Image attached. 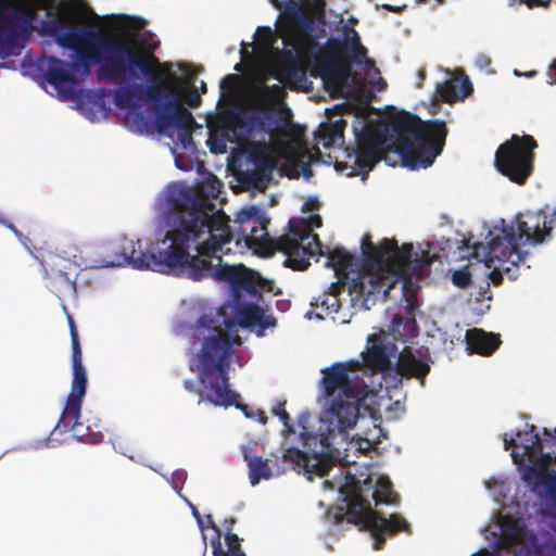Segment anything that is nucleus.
Here are the masks:
<instances>
[{"instance_id":"57","label":"nucleus","mask_w":556,"mask_h":556,"mask_svg":"<svg viewBox=\"0 0 556 556\" xmlns=\"http://www.w3.org/2000/svg\"><path fill=\"white\" fill-rule=\"evenodd\" d=\"M206 527L212 528L216 532V538L220 539L222 532L220 529L215 525L213 517L211 515L205 516Z\"/></svg>"},{"instance_id":"2","label":"nucleus","mask_w":556,"mask_h":556,"mask_svg":"<svg viewBox=\"0 0 556 556\" xmlns=\"http://www.w3.org/2000/svg\"><path fill=\"white\" fill-rule=\"evenodd\" d=\"M396 135L389 143V127L366 124L359 131L355 129L357 174L367 177L368 173L392 150L402 161L403 166L415 170L431 166L442 153L447 136L445 122L440 119L422 121L412 113H401L390 122Z\"/></svg>"},{"instance_id":"36","label":"nucleus","mask_w":556,"mask_h":556,"mask_svg":"<svg viewBox=\"0 0 556 556\" xmlns=\"http://www.w3.org/2000/svg\"><path fill=\"white\" fill-rule=\"evenodd\" d=\"M267 175L264 168H255L241 174L240 181L248 187L263 190L266 188Z\"/></svg>"},{"instance_id":"13","label":"nucleus","mask_w":556,"mask_h":556,"mask_svg":"<svg viewBox=\"0 0 556 556\" xmlns=\"http://www.w3.org/2000/svg\"><path fill=\"white\" fill-rule=\"evenodd\" d=\"M536 148L538 143L532 136L513 135L497 148L494 166L511 182L525 185L534 169Z\"/></svg>"},{"instance_id":"14","label":"nucleus","mask_w":556,"mask_h":556,"mask_svg":"<svg viewBox=\"0 0 556 556\" xmlns=\"http://www.w3.org/2000/svg\"><path fill=\"white\" fill-rule=\"evenodd\" d=\"M233 223L237 225V245L243 242L248 249L264 250L273 254L276 249V239L267 231L269 219L265 212L255 205L242 208L237 213Z\"/></svg>"},{"instance_id":"20","label":"nucleus","mask_w":556,"mask_h":556,"mask_svg":"<svg viewBox=\"0 0 556 556\" xmlns=\"http://www.w3.org/2000/svg\"><path fill=\"white\" fill-rule=\"evenodd\" d=\"M393 350L394 345L384 343L380 336H369L366 351L362 353L364 367L372 374L389 370L391 366L390 355Z\"/></svg>"},{"instance_id":"17","label":"nucleus","mask_w":556,"mask_h":556,"mask_svg":"<svg viewBox=\"0 0 556 556\" xmlns=\"http://www.w3.org/2000/svg\"><path fill=\"white\" fill-rule=\"evenodd\" d=\"M140 75L149 79L148 85L163 81V84L170 86L177 92L179 91L169 84L170 81L180 83V78L172 73V65L169 63H161L153 53L136 49L131 79L138 78Z\"/></svg>"},{"instance_id":"7","label":"nucleus","mask_w":556,"mask_h":556,"mask_svg":"<svg viewBox=\"0 0 556 556\" xmlns=\"http://www.w3.org/2000/svg\"><path fill=\"white\" fill-rule=\"evenodd\" d=\"M555 223L556 214L548 216L543 210L518 213L509 224L502 219L489 230L488 243L483 247L486 266L497 263L510 279L517 278L519 265L529 256L519 244L538 245L549 240Z\"/></svg>"},{"instance_id":"56","label":"nucleus","mask_w":556,"mask_h":556,"mask_svg":"<svg viewBox=\"0 0 556 556\" xmlns=\"http://www.w3.org/2000/svg\"><path fill=\"white\" fill-rule=\"evenodd\" d=\"M547 79L549 84H556V60L553 61L547 70Z\"/></svg>"},{"instance_id":"27","label":"nucleus","mask_w":556,"mask_h":556,"mask_svg":"<svg viewBox=\"0 0 556 556\" xmlns=\"http://www.w3.org/2000/svg\"><path fill=\"white\" fill-rule=\"evenodd\" d=\"M243 456L249 467V479L252 485H256L262 479H269L271 470L267 459L253 455L252 450L244 448Z\"/></svg>"},{"instance_id":"25","label":"nucleus","mask_w":556,"mask_h":556,"mask_svg":"<svg viewBox=\"0 0 556 556\" xmlns=\"http://www.w3.org/2000/svg\"><path fill=\"white\" fill-rule=\"evenodd\" d=\"M516 438L520 441V445L525 450L523 454L528 456L529 460H534L535 457L541 458V463H551L553 460V455L549 452H543L545 441L541 440L535 432L534 425L526 424V429L517 431Z\"/></svg>"},{"instance_id":"9","label":"nucleus","mask_w":556,"mask_h":556,"mask_svg":"<svg viewBox=\"0 0 556 556\" xmlns=\"http://www.w3.org/2000/svg\"><path fill=\"white\" fill-rule=\"evenodd\" d=\"M340 363L321 370V388L329 403L330 431L343 434L354 428L359 417V402L364 399V386L357 375H349Z\"/></svg>"},{"instance_id":"60","label":"nucleus","mask_w":556,"mask_h":556,"mask_svg":"<svg viewBox=\"0 0 556 556\" xmlns=\"http://www.w3.org/2000/svg\"><path fill=\"white\" fill-rule=\"evenodd\" d=\"M237 522V519L233 517H230L228 519L224 520V527L226 528L227 532H231L233 525Z\"/></svg>"},{"instance_id":"16","label":"nucleus","mask_w":556,"mask_h":556,"mask_svg":"<svg viewBox=\"0 0 556 556\" xmlns=\"http://www.w3.org/2000/svg\"><path fill=\"white\" fill-rule=\"evenodd\" d=\"M73 50L77 54V59L74 62H65L54 55L46 58L43 77L49 85L55 88L63 99L72 98L74 94L75 87L77 86V79L75 75L71 73V70L81 68L79 52L86 51V47Z\"/></svg>"},{"instance_id":"47","label":"nucleus","mask_w":556,"mask_h":556,"mask_svg":"<svg viewBox=\"0 0 556 556\" xmlns=\"http://www.w3.org/2000/svg\"><path fill=\"white\" fill-rule=\"evenodd\" d=\"M319 207H320V203H319L318 199L315 197H308L302 205V211L305 213L314 212V211H318Z\"/></svg>"},{"instance_id":"31","label":"nucleus","mask_w":556,"mask_h":556,"mask_svg":"<svg viewBox=\"0 0 556 556\" xmlns=\"http://www.w3.org/2000/svg\"><path fill=\"white\" fill-rule=\"evenodd\" d=\"M283 458L285 460L294 464L298 468H301L306 472H318L319 464H311L312 457L299 448H287L283 453Z\"/></svg>"},{"instance_id":"54","label":"nucleus","mask_w":556,"mask_h":556,"mask_svg":"<svg viewBox=\"0 0 556 556\" xmlns=\"http://www.w3.org/2000/svg\"><path fill=\"white\" fill-rule=\"evenodd\" d=\"M146 25H147V21L141 17H132L131 18L130 27L134 28L135 30H141L144 28Z\"/></svg>"},{"instance_id":"53","label":"nucleus","mask_w":556,"mask_h":556,"mask_svg":"<svg viewBox=\"0 0 556 556\" xmlns=\"http://www.w3.org/2000/svg\"><path fill=\"white\" fill-rule=\"evenodd\" d=\"M520 2L531 9L534 7H548L551 0H520Z\"/></svg>"},{"instance_id":"1","label":"nucleus","mask_w":556,"mask_h":556,"mask_svg":"<svg viewBox=\"0 0 556 556\" xmlns=\"http://www.w3.org/2000/svg\"><path fill=\"white\" fill-rule=\"evenodd\" d=\"M207 195L193 186L177 181L167 187L165 195V216L169 226L165 239L170 241L164 251H143L140 240L124 237L117 245H112L101 260L103 267L130 265L136 269H152L178 277L199 278L200 271L194 263L187 260L192 247L199 240L198 211L206 206Z\"/></svg>"},{"instance_id":"5","label":"nucleus","mask_w":556,"mask_h":556,"mask_svg":"<svg viewBox=\"0 0 556 556\" xmlns=\"http://www.w3.org/2000/svg\"><path fill=\"white\" fill-rule=\"evenodd\" d=\"M344 484L340 488L342 505L339 506L340 513L336 518L340 521L345 516L346 521L359 526L362 530H367L374 538V549H382L387 536H394L400 532L410 533V526L400 514H391L386 518L383 514L371 508L368 501V493L376 506L381 504H397L400 496L393 490V484L388 477H379L372 485L370 476L363 481L348 472L344 477Z\"/></svg>"},{"instance_id":"62","label":"nucleus","mask_w":556,"mask_h":556,"mask_svg":"<svg viewBox=\"0 0 556 556\" xmlns=\"http://www.w3.org/2000/svg\"><path fill=\"white\" fill-rule=\"evenodd\" d=\"M192 514H193V516L197 518V520H198V522H199L200 527H201V528H204L203 521H202V519H201V515H200V513L198 511V509H197L195 507H192Z\"/></svg>"},{"instance_id":"35","label":"nucleus","mask_w":556,"mask_h":556,"mask_svg":"<svg viewBox=\"0 0 556 556\" xmlns=\"http://www.w3.org/2000/svg\"><path fill=\"white\" fill-rule=\"evenodd\" d=\"M353 256L343 248H336L328 253L327 265L334 268V270H344L351 266Z\"/></svg>"},{"instance_id":"48","label":"nucleus","mask_w":556,"mask_h":556,"mask_svg":"<svg viewBox=\"0 0 556 556\" xmlns=\"http://www.w3.org/2000/svg\"><path fill=\"white\" fill-rule=\"evenodd\" d=\"M0 225L11 230L18 240L22 241L25 239L23 233L13 225V223H11L8 218L3 217L2 215H0Z\"/></svg>"},{"instance_id":"59","label":"nucleus","mask_w":556,"mask_h":556,"mask_svg":"<svg viewBox=\"0 0 556 556\" xmlns=\"http://www.w3.org/2000/svg\"><path fill=\"white\" fill-rule=\"evenodd\" d=\"M254 417H257V420L265 425L267 422V416L265 414V412L261 410V409H257L255 413H254Z\"/></svg>"},{"instance_id":"21","label":"nucleus","mask_w":556,"mask_h":556,"mask_svg":"<svg viewBox=\"0 0 556 556\" xmlns=\"http://www.w3.org/2000/svg\"><path fill=\"white\" fill-rule=\"evenodd\" d=\"M533 465H529L523 469L522 479L531 486L533 491H538L544 486L546 493L556 500V471L551 472L548 466L556 464L555 460L551 463H541V458L535 457L530 460Z\"/></svg>"},{"instance_id":"41","label":"nucleus","mask_w":556,"mask_h":556,"mask_svg":"<svg viewBox=\"0 0 556 556\" xmlns=\"http://www.w3.org/2000/svg\"><path fill=\"white\" fill-rule=\"evenodd\" d=\"M68 320V328H70V334H71V343H72V353H81L79 337L77 327L75 324V320L72 316L67 317Z\"/></svg>"},{"instance_id":"40","label":"nucleus","mask_w":556,"mask_h":556,"mask_svg":"<svg viewBox=\"0 0 556 556\" xmlns=\"http://www.w3.org/2000/svg\"><path fill=\"white\" fill-rule=\"evenodd\" d=\"M255 36L260 43L265 47H270L274 43V33L268 26H258Z\"/></svg>"},{"instance_id":"49","label":"nucleus","mask_w":556,"mask_h":556,"mask_svg":"<svg viewBox=\"0 0 556 556\" xmlns=\"http://www.w3.org/2000/svg\"><path fill=\"white\" fill-rule=\"evenodd\" d=\"M238 76L235 74H228L226 75L222 81H220V89L222 91L230 90L232 89L233 85L237 83Z\"/></svg>"},{"instance_id":"50","label":"nucleus","mask_w":556,"mask_h":556,"mask_svg":"<svg viewBox=\"0 0 556 556\" xmlns=\"http://www.w3.org/2000/svg\"><path fill=\"white\" fill-rule=\"evenodd\" d=\"M288 72H289L290 76L293 77L294 79H296L298 81H304V83L307 81L306 73L304 70L299 68V67H291L288 70Z\"/></svg>"},{"instance_id":"15","label":"nucleus","mask_w":556,"mask_h":556,"mask_svg":"<svg viewBox=\"0 0 556 556\" xmlns=\"http://www.w3.org/2000/svg\"><path fill=\"white\" fill-rule=\"evenodd\" d=\"M72 367L73 379L71 392L67 395L65 407L55 426V430L60 429L61 432L72 430L74 431L75 438L84 442V434L78 433V427L80 426L78 419L80 417L83 399L86 395L88 383L87 371L83 364V353H72Z\"/></svg>"},{"instance_id":"43","label":"nucleus","mask_w":556,"mask_h":556,"mask_svg":"<svg viewBox=\"0 0 556 556\" xmlns=\"http://www.w3.org/2000/svg\"><path fill=\"white\" fill-rule=\"evenodd\" d=\"M206 144L212 153L218 154L224 153L226 151V143L223 139L210 136V138L206 141Z\"/></svg>"},{"instance_id":"33","label":"nucleus","mask_w":556,"mask_h":556,"mask_svg":"<svg viewBox=\"0 0 556 556\" xmlns=\"http://www.w3.org/2000/svg\"><path fill=\"white\" fill-rule=\"evenodd\" d=\"M172 86H175L177 90H179V94L181 97V105L187 104L192 109H197L201 105L202 99L197 88L193 86H189L184 80L180 79V83H169Z\"/></svg>"},{"instance_id":"8","label":"nucleus","mask_w":556,"mask_h":556,"mask_svg":"<svg viewBox=\"0 0 556 556\" xmlns=\"http://www.w3.org/2000/svg\"><path fill=\"white\" fill-rule=\"evenodd\" d=\"M363 265L359 273L352 278L349 294L352 302L367 303L372 295L387 296L394 281L390 282L388 274H400L410 263L413 245L404 243L399 247L396 239L384 238L379 244H374L370 233L362 238Z\"/></svg>"},{"instance_id":"63","label":"nucleus","mask_w":556,"mask_h":556,"mask_svg":"<svg viewBox=\"0 0 556 556\" xmlns=\"http://www.w3.org/2000/svg\"><path fill=\"white\" fill-rule=\"evenodd\" d=\"M513 556H530L529 552L523 551V548H520V551H513Z\"/></svg>"},{"instance_id":"11","label":"nucleus","mask_w":556,"mask_h":556,"mask_svg":"<svg viewBox=\"0 0 556 556\" xmlns=\"http://www.w3.org/2000/svg\"><path fill=\"white\" fill-rule=\"evenodd\" d=\"M320 215H311L307 218H290L289 232L277 238L276 249L287 257L283 264L293 270H305L311 265L309 260L323 255V245L318 235L313 228H320Z\"/></svg>"},{"instance_id":"30","label":"nucleus","mask_w":556,"mask_h":556,"mask_svg":"<svg viewBox=\"0 0 556 556\" xmlns=\"http://www.w3.org/2000/svg\"><path fill=\"white\" fill-rule=\"evenodd\" d=\"M346 121L343 118L337 119L332 123H323L317 130V138L323 141L325 147L334 143L338 139L343 138Z\"/></svg>"},{"instance_id":"34","label":"nucleus","mask_w":556,"mask_h":556,"mask_svg":"<svg viewBox=\"0 0 556 556\" xmlns=\"http://www.w3.org/2000/svg\"><path fill=\"white\" fill-rule=\"evenodd\" d=\"M48 279L51 289L55 292H65L75 288V280L72 279L67 273L60 269H52L48 274Z\"/></svg>"},{"instance_id":"46","label":"nucleus","mask_w":556,"mask_h":556,"mask_svg":"<svg viewBox=\"0 0 556 556\" xmlns=\"http://www.w3.org/2000/svg\"><path fill=\"white\" fill-rule=\"evenodd\" d=\"M342 366V368L344 369V371L346 374H355L357 372L358 370L362 369V367L364 366L363 365V362L361 363L357 359H351V361H348V362H339Z\"/></svg>"},{"instance_id":"51","label":"nucleus","mask_w":556,"mask_h":556,"mask_svg":"<svg viewBox=\"0 0 556 556\" xmlns=\"http://www.w3.org/2000/svg\"><path fill=\"white\" fill-rule=\"evenodd\" d=\"M240 399H241V396L237 397L236 399V403H233L232 405L236 406L237 408L241 409L247 417L254 418V413L255 412L250 406H248L247 404L240 403Z\"/></svg>"},{"instance_id":"6","label":"nucleus","mask_w":556,"mask_h":556,"mask_svg":"<svg viewBox=\"0 0 556 556\" xmlns=\"http://www.w3.org/2000/svg\"><path fill=\"white\" fill-rule=\"evenodd\" d=\"M140 101L148 104L160 132L175 128L184 148L192 143L195 119L192 113L181 105L179 92L163 81L154 85L131 84L117 88L114 91V103L118 109L127 110L125 122L137 129H142L148 123L147 116L139 111Z\"/></svg>"},{"instance_id":"18","label":"nucleus","mask_w":556,"mask_h":556,"mask_svg":"<svg viewBox=\"0 0 556 556\" xmlns=\"http://www.w3.org/2000/svg\"><path fill=\"white\" fill-rule=\"evenodd\" d=\"M417 353L418 356L414 354L412 348L405 346L399 354L395 370L406 379H418L421 386H424L425 379L430 371L431 358L428 349H420Z\"/></svg>"},{"instance_id":"10","label":"nucleus","mask_w":556,"mask_h":556,"mask_svg":"<svg viewBox=\"0 0 556 556\" xmlns=\"http://www.w3.org/2000/svg\"><path fill=\"white\" fill-rule=\"evenodd\" d=\"M87 40L86 51L79 52V62L84 74H88L92 64H98L96 76L103 83H119L131 79L136 48L126 41L104 36L101 31H83Z\"/></svg>"},{"instance_id":"22","label":"nucleus","mask_w":556,"mask_h":556,"mask_svg":"<svg viewBox=\"0 0 556 556\" xmlns=\"http://www.w3.org/2000/svg\"><path fill=\"white\" fill-rule=\"evenodd\" d=\"M236 318L242 328L256 330L257 336H263L267 328L276 326V319L271 315H265L264 311L255 303L235 304Z\"/></svg>"},{"instance_id":"28","label":"nucleus","mask_w":556,"mask_h":556,"mask_svg":"<svg viewBox=\"0 0 556 556\" xmlns=\"http://www.w3.org/2000/svg\"><path fill=\"white\" fill-rule=\"evenodd\" d=\"M390 330L396 340L408 341L418 334L416 317L395 315L390 324Z\"/></svg>"},{"instance_id":"19","label":"nucleus","mask_w":556,"mask_h":556,"mask_svg":"<svg viewBox=\"0 0 556 556\" xmlns=\"http://www.w3.org/2000/svg\"><path fill=\"white\" fill-rule=\"evenodd\" d=\"M63 21L56 16L50 20L41 21L40 33L46 36L54 37L55 42L65 49H78L85 47L87 40L83 39V31H92L88 28L71 27L66 31Z\"/></svg>"},{"instance_id":"26","label":"nucleus","mask_w":556,"mask_h":556,"mask_svg":"<svg viewBox=\"0 0 556 556\" xmlns=\"http://www.w3.org/2000/svg\"><path fill=\"white\" fill-rule=\"evenodd\" d=\"M352 278L348 276H345L343 280L332 282L328 291L316 298L314 302H311V305L319 307L326 314L338 313L341 307L339 295L345 289L349 290Z\"/></svg>"},{"instance_id":"24","label":"nucleus","mask_w":556,"mask_h":556,"mask_svg":"<svg viewBox=\"0 0 556 556\" xmlns=\"http://www.w3.org/2000/svg\"><path fill=\"white\" fill-rule=\"evenodd\" d=\"M471 92L472 84L468 77H465L462 81L447 79L437 85L435 92L432 97V104L437 105L440 102L453 103L457 100H463Z\"/></svg>"},{"instance_id":"32","label":"nucleus","mask_w":556,"mask_h":556,"mask_svg":"<svg viewBox=\"0 0 556 556\" xmlns=\"http://www.w3.org/2000/svg\"><path fill=\"white\" fill-rule=\"evenodd\" d=\"M228 552L224 551L220 544V539L216 538V541L212 542L213 556H247L241 551L240 539L232 532H226L225 535Z\"/></svg>"},{"instance_id":"29","label":"nucleus","mask_w":556,"mask_h":556,"mask_svg":"<svg viewBox=\"0 0 556 556\" xmlns=\"http://www.w3.org/2000/svg\"><path fill=\"white\" fill-rule=\"evenodd\" d=\"M321 76L326 81L340 84L350 75V65L348 63H338L330 59H325L320 63Z\"/></svg>"},{"instance_id":"45","label":"nucleus","mask_w":556,"mask_h":556,"mask_svg":"<svg viewBox=\"0 0 556 556\" xmlns=\"http://www.w3.org/2000/svg\"><path fill=\"white\" fill-rule=\"evenodd\" d=\"M277 8H283L287 12H293L299 9V0H271Z\"/></svg>"},{"instance_id":"58","label":"nucleus","mask_w":556,"mask_h":556,"mask_svg":"<svg viewBox=\"0 0 556 556\" xmlns=\"http://www.w3.org/2000/svg\"><path fill=\"white\" fill-rule=\"evenodd\" d=\"M477 65L480 67V68H485L488 66L491 65V60L490 58L488 56H484V55H480L477 61H476Z\"/></svg>"},{"instance_id":"39","label":"nucleus","mask_w":556,"mask_h":556,"mask_svg":"<svg viewBox=\"0 0 556 556\" xmlns=\"http://www.w3.org/2000/svg\"><path fill=\"white\" fill-rule=\"evenodd\" d=\"M286 402H278L277 405L273 408V414L277 416L283 424V426L287 428L289 432H294L292 425L290 424L291 418L289 414L287 413L286 408Z\"/></svg>"},{"instance_id":"3","label":"nucleus","mask_w":556,"mask_h":556,"mask_svg":"<svg viewBox=\"0 0 556 556\" xmlns=\"http://www.w3.org/2000/svg\"><path fill=\"white\" fill-rule=\"evenodd\" d=\"M198 214L195 231L199 230V240L192 247L197 254L189 253L187 263H194V269L200 271L201 277L190 279L200 281L212 277L229 283L235 304L241 302L244 295L261 299L262 277L258 273L242 264H223V254L230 251L225 247L233 239L229 216L223 211L215 212V205L208 198L206 206L200 208Z\"/></svg>"},{"instance_id":"64","label":"nucleus","mask_w":556,"mask_h":556,"mask_svg":"<svg viewBox=\"0 0 556 556\" xmlns=\"http://www.w3.org/2000/svg\"><path fill=\"white\" fill-rule=\"evenodd\" d=\"M511 457H513V459H514V462H515L516 464H517V463H519V462H521V459H522V458H521V457H520L516 452H513V453H511Z\"/></svg>"},{"instance_id":"52","label":"nucleus","mask_w":556,"mask_h":556,"mask_svg":"<svg viewBox=\"0 0 556 556\" xmlns=\"http://www.w3.org/2000/svg\"><path fill=\"white\" fill-rule=\"evenodd\" d=\"M353 50H355V54L361 55L363 58L366 56L367 50L365 47L359 45V39L357 34L355 33L354 40H353Z\"/></svg>"},{"instance_id":"42","label":"nucleus","mask_w":556,"mask_h":556,"mask_svg":"<svg viewBox=\"0 0 556 556\" xmlns=\"http://www.w3.org/2000/svg\"><path fill=\"white\" fill-rule=\"evenodd\" d=\"M326 47L329 52L343 54L349 49V43L346 40L331 37L327 40Z\"/></svg>"},{"instance_id":"61","label":"nucleus","mask_w":556,"mask_h":556,"mask_svg":"<svg viewBox=\"0 0 556 556\" xmlns=\"http://www.w3.org/2000/svg\"><path fill=\"white\" fill-rule=\"evenodd\" d=\"M184 387L189 392H194L195 391V386H194L193 381H191V380H185L184 381Z\"/></svg>"},{"instance_id":"12","label":"nucleus","mask_w":556,"mask_h":556,"mask_svg":"<svg viewBox=\"0 0 556 556\" xmlns=\"http://www.w3.org/2000/svg\"><path fill=\"white\" fill-rule=\"evenodd\" d=\"M50 0H0V47L11 48L26 41L35 31L37 11Z\"/></svg>"},{"instance_id":"4","label":"nucleus","mask_w":556,"mask_h":556,"mask_svg":"<svg viewBox=\"0 0 556 556\" xmlns=\"http://www.w3.org/2000/svg\"><path fill=\"white\" fill-rule=\"evenodd\" d=\"M231 321L220 311L202 315L194 327L193 336L202 343L189 364L192 372L199 374L205 399L215 406H232L240 394L230 389L229 370L233 344L228 333Z\"/></svg>"},{"instance_id":"55","label":"nucleus","mask_w":556,"mask_h":556,"mask_svg":"<svg viewBox=\"0 0 556 556\" xmlns=\"http://www.w3.org/2000/svg\"><path fill=\"white\" fill-rule=\"evenodd\" d=\"M503 441L506 451L518 446L517 438H508L506 433L503 435Z\"/></svg>"},{"instance_id":"38","label":"nucleus","mask_w":556,"mask_h":556,"mask_svg":"<svg viewBox=\"0 0 556 556\" xmlns=\"http://www.w3.org/2000/svg\"><path fill=\"white\" fill-rule=\"evenodd\" d=\"M452 282L458 288H467L471 282V273L468 267L455 270L452 275Z\"/></svg>"},{"instance_id":"44","label":"nucleus","mask_w":556,"mask_h":556,"mask_svg":"<svg viewBox=\"0 0 556 556\" xmlns=\"http://www.w3.org/2000/svg\"><path fill=\"white\" fill-rule=\"evenodd\" d=\"M493 266V269L489 274V279L494 286H500L503 282V273L504 268H501L497 263L491 264V267Z\"/></svg>"},{"instance_id":"23","label":"nucleus","mask_w":556,"mask_h":556,"mask_svg":"<svg viewBox=\"0 0 556 556\" xmlns=\"http://www.w3.org/2000/svg\"><path fill=\"white\" fill-rule=\"evenodd\" d=\"M465 339L469 353L482 356L492 355L502 343L500 334L486 332L480 328L467 330Z\"/></svg>"},{"instance_id":"37","label":"nucleus","mask_w":556,"mask_h":556,"mask_svg":"<svg viewBox=\"0 0 556 556\" xmlns=\"http://www.w3.org/2000/svg\"><path fill=\"white\" fill-rule=\"evenodd\" d=\"M404 301L405 311L407 316L416 317V311L418 308L417 290L409 282H404Z\"/></svg>"}]
</instances>
